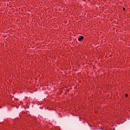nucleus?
Listing matches in <instances>:
<instances>
[{
	"mask_svg": "<svg viewBox=\"0 0 130 130\" xmlns=\"http://www.w3.org/2000/svg\"><path fill=\"white\" fill-rule=\"evenodd\" d=\"M84 39V36H80L78 38V41H82Z\"/></svg>",
	"mask_w": 130,
	"mask_h": 130,
	"instance_id": "f257e3e1",
	"label": "nucleus"
},
{
	"mask_svg": "<svg viewBox=\"0 0 130 130\" xmlns=\"http://www.w3.org/2000/svg\"><path fill=\"white\" fill-rule=\"evenodd\" d=\"M125 97H128V94H125Z\"/></svg>",
	"mask_w": 130,
	"mask_h": 130,
	"instance_id": "f03ea898",
	"label": "nucleus"
},
{
	"mask_svg": "<svg viewBox=\"0 0 130 130\" xmlns=\"http://www.w3.org/2000/svg\"><path fill=\"white\" fill-rule=\"evenodd\" d=\"M123 10L124 11H125V8H123Z\"/></svg>",
	"mask_w": 130,
	"mask_h": 130,
	"instance_id": "7ed1b4c3",
	"label": "nucleus"
}]
</instances>
